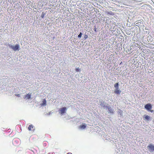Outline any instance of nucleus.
Listing matches in <instances>:
<instances>
[{
  "mask_svg": "<svg viewBox=\"0 0 154 154\" xmlns=\"http://www.w3.org/2000/svg\"><path fill=\"white\" fill-rule=\"evenodd\" d=\"M8 46L9 48L13 50L14 51H18L20 50V45L19 44L14 45L9 44Z\"/></svg>",
  "mask_w": 154,
  "mask_h": 154,
  "instance_id": "obj_1",
  "label": "nucleus"
},
{
  "mask_svg": "<svg viewBox=\"0 0 154 154\" xmlns=\"http://www.w3.org/2000/svg\"><path fill=\"white\" fill-rule=\"evenodd\" d=\"M114 87L115 89L114 92L116 94H120L122 91L119 89V83L117 82L114 85Z\"/></svg>",
  "mask_w": 154,
  "mask_h": 154,
  "instance_id": "obj_2",
  "label": "nucleus"
},
{
  "mask_svg": "<svg viewBox=\"0 0 154 154\" xmlns=\"http://www.w3.org/2000/svg\"><path fill=\"white\" fill-rule=\"evenodd\" d=\"M145 109H146L148 111H150L151 112H153V110H151L152 108V106L150 103H148L145 105Z\"/></svg>",
  "mask_w": 154,
  "mask_h": 154,
  "instance_id": "obj_3",
  "label": "nucleus"
},
{
  "mask_svg": "<svg viewBox=\"0 0 154 154\" xmlns=\"http://www.w3.org/2000/svg\"><path fill=\"white\" fill-rule=\"evenodd\" d=\"M105 108L108 109L109 113L111 114H113L114 112V110L109 105L106 106Z\"/></svg>",
  "mask_w": 154,
  "mask_h": 154,
  "instance_id": "obj_4",
  "label": "nucleus"
},
{
  "mask_svg": "<svg viewBox=\"0 0 154 154\" xmlns=\"http://www.w3.org/2000/svg\"><path fill=\"white\" fill-rule=\"evenodd\" d=\"M98 104L99 105H100L102 107L104 108L105 107V106H106V103H105L104 101L100 100H99Z\"/></svg>",
  "mask_w": 154,
  "mask_h": 154,
  "instance_id": "obj_5",
  "label": "nucleus"
},
{
  "mask_svg": "<svg viewBox=\"0 0 154 154\" xmlns=\"http://www.w3.org/2000/svg\"><path fill=\"white\" fill-rule=\"evenodd\" d=\"M147 147L150 152H152L154 150V145L153 144H150Z\"/></svg>",
  "mask_w": 154,
  "mask_h": 154,
  "instance_id": "obj_6",
  "label": "nucleus"
},
{
  "mask_svg": "<svg viewBox=\"0 0 154 154\" xmlns=\"http://www.w3.org/2000/svg\"><path fill=\"white\" fill-rule=\"evenodd\" d=\"M66 109L65 107H63L61 108L60 110L61 114L62 115L65 113L66 112Z\"/></svg>",
  "mask_w": 154,
  "mask_h": 154,
  "instance_id": "obj_7",
  "label": "nucleus"
},
{
  "mask_svg": "<svg viewBox=\"0 0 154 154\" xmlns=\"http://www.w3.org/2000/svg\"><path fill=\"white\" fill-rule=\"evenodd\" d=\"M24 98L26 100L30 99L31 98V94L29 93L27 94L24 96Z\"/></svg>",
  "mask_w": 154,
  "mask_h": 154,
  "instance_id": "obj_8",
  "label": "nucleus"
},
{
  "mask_svg": "<svg viewBox=\"0 0 154 154\" xmlns=\"http://www.w3.org/2000/svg\"><path fill=\"white\" fill-rule=\"evenodd\" d=\"M86 127V125L85 124H83L80 125L79 127V129L83 130L85 129Z\"/></svg>",
  "mask_w": 154,
  "mask_h": 154,
  "instance_id": "obj_9",
  "label": "nucleus"
},
{
  "mask_svg": "<svg viewBox=\"0 0 154 154\" xmlns=\"http://www.w3.org/2000/svg\"><path fill=\"white\" fill-rule=\"evenodd\" d=\"M117 112L120 115V116H123V111L122 110L119 109H118Z\"/></svg>",
  "mask_w": 154,
  "mask_h": 154,
  "instance_id": "obj_10",
  "label": "nucleus"
},
{
  "mask_svg": "<svg viewBox=\"0 0 154 154\" xmlns=\"http://www.w3.org/2000/svg\"><path fill=\"white\" fill-rule=\"evenodd\" d=\"M144 116L145 119L146 120L148 121L151 120V117L148 115H145Z\"/></svg>",
  "mask_w": 154,
  "mask_h": 154,
  "instance_id": "obj_11",
  "label": "nucleus"
},
{
  "mask_svg": "<svg viewBox=\"0 0 154 154\" xmlns=\"http://www.w3.org/2000/svg\"><path fill=\"white\" fill-rule=\"evenodd\" d=\"M46 100H44L43 101L42 103L41 104L42 106H45L46 105Z\"/></svg>",
  "mask_w": 154,
  "mask_h": 154,
  "instance_id": "obj_12",
  "label": "nucleus"
},
{
  "mask_svg": "<svg viewBox=\"0 0 154 154\" xmlns=\"http://www.w3.org/2000/svg\"><path fill=\"white\" fill-rule=\"evenodd\" d=\"M33 128V126L32 125H29V127L28 128V129L30 131L31 130V128Z\"/></svg>",
  "mask_w": 154,
  "mask_h": 154,
  "instance_id": "obj_13",
  "label": "nucleus"
},
{
  "mask_svg": "<svg viewBox=\"0 0 154 154\" xmlns=\"http://www.w3.org/2000/svg\"><path fill=\"white\" fill-rule=\"evenodd\" d=\"M82 35H83V34L81 32H80L79 33V34L78 35V37L79 39H80L81 38Z\"/></svg>",
  "mask_w": 154,
  "mask_h": 154,
  "instance_id": "obj_14",
  "label": "nucleus"
},
{
  "mask_svg": "<svg viewBox=\"0 0 154 154\" xmlns=\"http://www.w3.org/2000/svg\"><path fill=\"white\" fill-rule=\"evenodd\" d=\"M86 32H85L84 36V40H86L88 38V35L87 34Z\"/></svg>",
  "mask_w": 154,
  "mask_h": 154,
  "instance_id": "obj_15",
  "label": "nucleus"
},
{
  "mask_svg": "<svg viewBox=\"0 0 154 154\" xmlns=\"http://www.w3.org/2000/svg\"><path fill=\"white\" fill-rule=\"evenodd\" d=\"M141 20H139L136 22V24H138L139 23H141Z\"/></svg>",
  "mask_w": 154,
  "mask_h": 154,
  "instance_id": "obj_16",
  "label": "nucleus"
},
{
  "mask_svg": "<svg viewBox=\"0 0 154 154\" xmlns=\"http://www.w3.org/2000/svg\"><path fill=\"white\" fill-rule=\"evenodd\" d=\"M45 13L42 12V14L41 16V17L42 18H43L44 17V16L45 15Z\"/></svg>",
  "mask_w": 154,
  "mask_h": 154,
  "instance_id": "obj_17",
  "label": "nucleus"
},
{
  "mask_svg": "<svg viewBox=\"0 0 154 154\" xmlns=\"http://www.w3.org/2000/svg\"><path fill=\"white\" fill-rule=\"evenodd\" d=\"M75 70L77 72H79L80 71V69L79 68H76Z\"/></svg>",
  "mask_w": 154,
  "mask_h": 154,
  "instance_id": "obj_18",
  "label": "nucleus"
},
{
  "mask_svg": "<svg viewBox=\"0 0 154 154\" xmlns=\"http://www.w3.org/2000/svg\"><path fill=\"white\" fill-rule=\"evenodd\" d=\"M15 96L17 97H20V94H15Z\"/></svg>",
  "mask_w": 154,
  "mask_h": 154,
  "instance_id": "obj_19",
  "label": "nucleus"
},
{
  "mask_svg": "<svg viewBox=\"0 0 154 154\" xmlns=\"http://www.w3.org/2000/svg\"><path fill=\"white\" fill-rule=\"evenodd\" d=\"M112 13L111 11H110V12H109L108 13V14H109L110 15H112Z\"/></svg>",
  "mask_w": 154,
  "mask_h": 154,
  "instance_id": "obj_20",
  "label": "nucleus"
},
{
  "mask_svg": "<svg viewBox=\"0 0 154 154\" xmlns=\"http://www.w3.org/2000/svg\"><path fill=\"white\" fill-rule=\"evenodd\" d=\"M48 114L49 115H50L51 114V112H48Z\"/></svg>",
  "mask_w": 154,
  "mask_h": 154,
  "instance_id": "obj_21",
  "label": "nucleus"
},
{
  "mask_svg": "<svg viewBox=\"0 0 154 154\" xmlns=\"http://www.w3.org/2000/svg\"><path fill=\"white\" fill-rule=\"evenodd\" d=\"M126 33L128 35H129L130 34V33H129V32H126Z\"/></svg>",
  "mask_w": 154,
  "mask_h": 154,
  "instance_id": "obj_22",
  "label": "nucleus"
},
{
  "mask_svg": "<svg viewBox=\"0 0 154 154\" xmlns=\"http://www.w3.org/2000/svg\"><path fill=\"white\" fill-rule=\"evenodd\" d=\"M67 154H72L71 153H68Z\"/></svg>",
  "mask_w": 154,
  "mask_h": 154,
  "instance_id": "obj_23",
  "label": "nucleus"
},
{
  "mask_svg": "<svg viewBox=\"0 0 154 154\" xmlns=\"http://www.w3.org/2000/svg\"><path fill=\"white\" fill-rule=\"evenodd\" d=\"M146 33H149V31H147V32H146Z\"/></svg>",
  "mask_w": 154,
  "mask_h": 154,
  "instance_id": "obj_24",
  "label": "nucleus"
},
{
  "mask_svg": "<svg viewBox=\"0 0 154 154\" xmlns=\"http://www.w3.org/2000/svg\"><path fill=\"white\" fill-rule=\"evenodd\" d=\"M96 29H95V31H96Z\"/></svg>",
  "mask_w": 154,
  "mask_h": 154,
  "instance_id": "obj_25",
  "label": "nucleus"
},
{
  "mask_svg": "<svg viewBox=\"0 0 154 154\" xmlns=\"http://www.w3.org/2000/svg\"><path fill=\"white\" fill-rule=\"evenodd\" d=\"M96 29H95V31H96Z\"/></svg>",
  "mask_w": 154,
  "mask_h": 154,
  "instance_id": "obj_26",
  "label": "nucleus"
},
{
  "mask_svg": "<svg viewBox=\"0 0 154 154\" xmlns=\"http://www.w3.org/2000/svg\"><path fill=\"white\" fill-rule=\"evenodd\" d=\"M96 29H95V31H96Z\"/></svg>",
  "mask_w": 154,
  "mask_h": 154,
  "instance_id": "obj_27",
  "label": "nucleus"
}]
</instances>
